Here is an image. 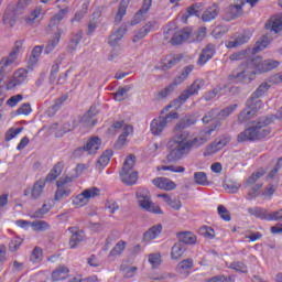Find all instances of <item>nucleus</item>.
<instances>
[{"label": "nucleus", "mask_w": 282, "mask_h": 282, "mask_svg": "<svg viewBox=\"0 0 282 282\" xmlns=\"http://www.w3.org/2000/svg\"><path fill=\"white\" fill-rule=\"evenodd\" d=\"M178 243H195L197 238L191 231H182L177 234Z\"/></svg>", "instance_id": "obj_37"}, {"label": "nucleus", "mask_w": 282, "mask_h": 282, "mask_svg": "<svg viewBox=\"0 0 282 282\" xmlns=\"http://www.w3.org/2000/svg\"><path fill=\"white\" fill-rule=\"evenodd\" d=\"M151 6H153V0H143L141 9L134 14L131 21V25H138V23L144 21V17L147 15V12L151 10Z\"/></svg>", "instance_id": "obj_15"}, {"label": "nucleus", "mask_w": 282, "mask_h": 282, "mask_svg": "<svg viewBox=\"0 0 282 282\" xmlns=\"http://www.w3.org/2000/svg\"><path fill=\"white\" fill-rule=\"evenodd\" d=\"M204 85H206V82L202 78H197L189 87H187V89L192 93V96H195L204 89Z\"/></svg>", "instance_id": "obj_43"}, {"label": "nucleus", "mask_w": 282, "mask_h": 282, "mask_svg": "<svg viewBox=\"0 0 282 282\" xmlns=\"http://www.w3.org/2000/svg\"><path fill=\"white\" fill-rule=\"evenodd\" d=\"M156 22L150 21L144 26H142L132 37V43H138L139 41H142V39H145L149 34V32H153L155 30Z\"/></svg>", "instance_id": "obj_19"}, {"label": "nucleus", "mask_w": 282, "mask_h": 282, "mask_svg": "<svg viewBox=\"0 0 282 282\" xmlns=\"http://www.w3.org/2000/svg\"><path fill=\"white\" fill-rule=\"evenodd\" d=\"M26 79L28 70L20 68L14 73L13 78L7 84V89H15V87L23 85Z\"/></svg>", "instance_id": "obj_12"}, {"label": "nucleus", "mask_w": 282, "mask_h": 282, "mask_svg": "<svg viewBox=\"0 0 282 282\" xmlns=\"http://www.w3.org/2000/svg\"><path fill=\"white\" fill-rule=\"evenodd\" d=\"M135 197L142 210H145L147 213H153L154 215L163 214L162 208L151 202V193L149 192V189L144 187H139L137 189Z\"/></svg>", "instance_id": "obj_4"}, {"label": "nucleus", "mask_w": 282, "mask_h": 282, "mask_svg": "<svg viewBox=\"0 0 282 282\" xmlns=\"http://www.w3.org/2000/svg\"><path fill=\"white\" fill-rule=\"evenodd\" d=\"M82 40H83V32L79 31L73 34L68 45L69 50H76V47H78V43H80Z\"/></svg>", "instance_id": "obj_58"}, {"label": "nucleus", "mask_w": 282, "mask_h": 282, "mask_svg": "<svg viewBox=\"0 0 282 282\" xmlns=\"http://www.w3.org/2000/svg\"><path fill=\"white\" fill-rule=\"evenodd\" d=\"M229 269L235 270L236 272H241L242 274H246V272H248V267L241 261L231 262L229 264Z\"/></svg>", "instance_id": "obj_57"}, {"label": "nucleus", "mask_w": 282, "mask_h": 282, "mask_svg": "<svg viewBox=\"0 0 282 282\" xmlns=\"http://www.w3.org/2000/svg\"><path fill=\"white\" fill-rule=\"evenodd\" d=\"M272 122H274V115L261 119L257 122L256 126L240 132L237 138L238 142H248L268 138V135H270L271 132L268 124H272Z\"/></svg>", "instance_id": "obj_2"}, {"label": "nucleus", "mask_w": 282, "mask_h": 282, "mask_svg": "<svg viewBox=\"0 0 282 282\" xmlns=\"http://www.w3.org/2000/svg\"><path fill=\"white\" fill-rule=\"evenodd\" d=\"M218 215L221 219H224V221H230L231 219L230 212H228V209L224 207V205L218 206Z\"/></svg>", "instance_id": "obj_62"}, {"label": "nucleus", "mask_w": 282, "mask_h": 282, "mask_svg": "<svg viewBox=\"0 0 282 282\" xmlns=\"http://www.w3.org/2000/svg\"><path fill=\"white\" fill-rule=\"evenodd\" d=\"M113 156V151L112 150H106L99 158V160L97 161V164L99 166H107V164H109V162L111 161V158Z\"/></svg>", "instance_id": "obj_48"}, {"label": "nucleus", "mask_w": 282, "mask_h": 282, "mask_svg": "<svg viewBox=\"0 0 282 282\" xmlns=\"http://www.w3.org/2000/svg\"><path fill=\"white\" fill-rule=\"evenodd\" d=\"M265 30L279 34L282 31V13L271 18L264 25Z\"/></svg>", "instance_id": "obj_24"}, {"label": "nucleus", "mask_w": 282, "mask_h": 282, "mask_svg": "<svg viewBox=\"0 0 282 282\" xmlns=\"http://www.w3.org/2000/svg\"><path fill=\"white\" fill-rule=\"evenodd\" d=\"M216 50L214 44H207L200 52L197 65H206L213 56H215Z\"/></svg>", "instance_id": "obj_16"}, {"label": "nucleus", "mask_w": 282, "mask_h": 282, "mask_svg": "<svg viewBox=\"0 0 282 282\" xmlns=\"http://www.w3.org/2000/svg\"><path fill=\"white\" fill-rule=\"evenodd\" d=\"M180 61H182V55H180V54L173 55L163 65V69H171V68L175 67V65H177L180 63Z\"/></svg>", "instance_id": "obj_56"}, {"label": "nucleus", "mask_w": 282, "mask_h": 282, "mask_svg": "<svg viewBox=\"0 0 282 282\" xmlns=\"http://www.w3.org/2000/svg\"><path fill=\"white\" fill-rule=\"evenodd\" d=\"M160 232H162V225L153 226L148 231L144 232L143 240L153 241V239H158Z\"/></svg>", "instance_id": "obj_36"}, {"label": "nucleus", "mask_w": 282, "mask_h": 282, "mask_svg": "<svg viewBox=\"0 0 282 282\" xmlns=\"http://www.w3.org/2000/svg\"><path fill=\"white\" fill-rule=\"evenodd\" d=\"M98 195H100V188L89 187L79 195L75 196L73 198V204L78 208H83V206H87V204H89V200L93 199V197H98Z\"/></svg>", "instance_id": "obj_8"}, {"label": "nucleus", "mask_w": 282, "mask_h": 282, "mask_svg": "<svg viewBox=\"0 0 282 282\" xmlns=\"http://www.w3.org/2000/svg\"><path fill=\"white\" fill-rule=\"evenodd\" d=\"M129 91H131V86H124V87L118 88V90L113 93L115 100H117V102H122V100H124Z\"/></svg>", "instance_id": "obj_47"}, {"label": "nucleus", "mask_w": 282, "mask_h": 282, "mask_svg": "<svg viewBox=\"0 0 282 282\" xmlns=\"http://www.w3.org/2000/svg\"><path fill=\"white\" fill-rule=\"evenodd\" d=\"M184 252H186V248L184 247V245L182 242H176L172 247L171 257L174 260L182 259Z\"/></svg>", "instance_id": "obj_40"}, {"label": "nucleus", "mask_w": 282, "mask_h": 282, "mask_svg": "<svg viewBox=\"0 0 282 282\" xmlns=\"http://www.w3.org/2000/svg\"><path fill=\"white\" fill-rule=\"evenodd\" d=\"M194 69H195V66H193V65L185 66L182 70V73L174 78L172 85H174L175 88L177 87V85H182V83H184L188 78V75Z\"/></svg>", "instance_id": "obj_27"}, {"label": "nucleus", "mask_w": 282, "mask_h": 282, "mask_svg": "<svg viewBox=\"0 0 282 282\" xmlns=\"http://www.w3.org/2000/svg\"><path fill=\"white\" fill-rule=\"evenodd\" d=\"M68 12H69L68 8L59 10L55 15H53L51 18L48 28H56V25H58L61 23V21H63V19H65V17H67Z\"/></svg>", "instance_id": "obj_35"}, {"label": "nucleus", "mask_w": 282, "mask_h": 282, "mask_svg": "<svg viewBox=\"0 0 282 282\" xmlns=\"http://www.w3.org/2000/svg\"><path fill=\"white\" fill-rule=\"evenodd\" d=\"M191 96H193V93L187 89L183 90L181 93V95L178 96V98H176L174 101H172L170 105H167L163 111H169V109L175 107V109H180V107H182V105H184V102H186V100H188V98H191Z\"/></svg>", "instance_id": "obj_20"}, {"label": "nucleus", "mask_w": 282, "mask_h": 282, "mask_svg": "<svg viewBox=\"0 0 282 282\" xmlns=\"http://www.w3.org/2000/svg\"><path fill=\"white\" fill-rule=\"evenodd\" d=\"M237 104L228 106L221 110L217 109V120H226L230 113H232L237 109Z\"/></svg>", "instance_id": "obj_42"}, {"label": "nucleus", "mask_w": 282, "mask_h": 282, "mask_svg": "<svg viewBox=\"0 0 282 282\" xmlns=\"http://www.w3.org/2000/svg\"><path fill=\"white\" fill-rule=\"evenodd\" d=\"M219 6L217 4H213L212 7H208L202 15V19L205 23H209V21H215V19H217V17H219Z\"/></svg>", "instance_id": "obj_25"}, {"label": "nucleus", "mask_w": 282, "mask_h": 282, "mask_svg": "<svg viewBox=\"0 0 282 282\" xmlns=\"http://www.w3.org/2000/svg\"><path fill=\"white\" fill-rule=\"evenodd\" d=\"M30 261H32V263H41V261H43V250L35 247L31 253Z\"/></svg>", "instance_id": "obj_54"}, {"label": "nucleus", "mask_w": 282, "mask_h": 282, "mask_svg": "<svg viewBox=\"0 0 282 282\" xmlns=\"http://www.w3.org/2000/svg\"><path fill=\"white\" fill-rule=\"evenodd\" d=\"M270 83L263 82L262 84L259 85V87L256 89L254 93H252L251 97L252 98H262V96H265L268 91L270 90Z\"/></svg>", "instance_id": "obj_41"}, {"label": "nucleus", "mask_w": 282, "mask_h": 282, "mask_svg": "<svg viewBox=\"0 0 282 282\" xmlns=\"http://www.w3.org/2000/svg\"><path fill=\"white\" fill-rule=\"evenodd\" d=\"M67 276H69V269L65 265H59L52 272L53 281H64Z\"/></svg>", "instance_id": "obj_29"}, {"label": "nucleus", "mask_w": 282, "mask_h": 282, "mask_svg": "<svg viewBox=\"0 0 282 282\" xmlns=\"http://www.w3.org/2000/svg\"><path fill=\"white\" fill-rule=\"evenodd\" d=\"M248 41H250V35L242 33L238 35L236 39L226 42V47L232 50V47H239L241 45H245V43H248Z\"/></svg>", "instance_id": "obj_26"}, {"label": "nucleus", "mask_w": 282, "mask_h": 282, "mask_svg": "<svg viewBox=\"0 0 282 282\" xmlns=\"http://www.w3.org/2000/svg\"><path fill=\"white\" fill-rule=\"evenodd\" d=\"M191 268H193L192 259H185L177 264V270H178L180 274H186V272H188V270H191Z\"/></svg>", "instance_id": "obj_50"}, {"label": "nucleus", "mask_w": 282, "mask_h": 282, "mask_svg": "<svg viewBox=\"0 0 282 282\" xmlns=\"http://www.w3.org/2000/svg\"><path fill=\"white\" fill-rule=\"evenodd\" d=\"M243 6H246L245 1H241L240 4H230L225 9L224 20L232 21L234 19H238L241 17L243 12Z\"/></svg>", "instance_id": "obj_11"}, {"label": "nucleus", "mask_w": 282, "mask_h": 282, "mask_svg": "<svg viewBox=\"0 0 282 282\" xmlns=\"http://www.w3.org/2000/svg\"><path fill=\"white\" fill-rule=\"evenodd\" d=\"M263 108V101H261L259 98H252L250 97L247 101V109L252 111V115L257 113L259 109Z\"/></svg>", "instance_id": "obj_38"}, {"label": "nucleus", "mask_w": 282, "mask_h": 282, "mask_svg": "<svg viewBox=\"0 0 282 282\" xmlns=\"http://www.w3.org/2000/svg\"><path fill=\"white\" fill-rule=\"evenodd\" d=\"M129 8V0H121L118 7L117 14L115 17V23H122V19L127 15V9Z\"/></svg>", "instance_id": "obj_31"}, {"label": "nucleus", "mask_w": 282, "mask_h": 282, "mask_svg": "<svg viewBox=\"0 0 282 282\" xmlns=\"http://www.w3.org/2000/svg\"><path fill=\"white\" fill-rule=\"evenodd\" d=\"M124 34H127V28L124 25L119 26L109 35L108 44L111 47H116V45L120 43L121 39H124Z\"/></svg>", "instance_id": "obj_21"}, {"label": "nucleus", "mask_w": 282, "mask_h": 282, "mask_svg": "<svg viewBox=\"0 0 282 282\" xmlns=\"http://www.w3.org/2000/svg\"><path fill=\"white\" fill-rule=\"evenodd\" d=\"M68 231L72 234L68 246L74 249L78 246V243L85 241V232L83 230H78L77 227H69Z\"/></svg>", "instance_id": "obj_17"}, {"label": "nucleus", "mask_w": 282, "mask_h": 282, "mask_svg": "<svg viewBox=\"0 0 282 282\" xmlns=\"http://www.w3.org/2000/svg\"><path fill=\"white\" fill-rule=\"evenodd\" d=\"M120 271L122 272L126 279H133L138 274V267H131L128 264H121Z\"/></svg>", "instance_id": "obj_44"}, {"label": "nucleus", "mask_w": 282, "mask_h": 282, "mask_svg": "<svg viewBox=\"0 0 282 282\" xmlns=\"http://www.w3.org/2000/svg\"><path fill=\"white\" fill-rule=\"evenodd\" d=\"M149 263L152 264V268H158V265H160V263H162L160 253L149 254Z\"/></svg>", "instance_id": "obj_63"}, {"label": "nucleus", "mask_w": 282, "mask_h": 282, "mask_svg": "<svg viewBox=\"0 0 282 282\" xmlns=\"http://www.w3.org/2000/svg\"><path fill=\"white\" fill-rule=\"evenodd\" d=\"M23 47L22 41H17L14 44L13 50L10 52L9 56L7 58L11 59L13 63L19 58V52H21V48Z\"/></svg>", "instance_id": "obj_52"}, {"label": "nucleus", "mask_w": 282, "mask_h": 282, "mask_svg": "<svg viewBox=\"0 0 282 282\" xmlns=\"http://www.w3.org/2000/svg\"><path fill=\"white\" fill-rule=\"evenodd\" d=\"M124 248H127V242L119 241L115 248L110 251L109 257H118L124 252Z\"/></svg>", "instance_id": "obj_55"}, {"label": "nucleus", "mask_w": 282, "mask_h": 282, "mask_svg": "<svg viewBox=\"0 0 282 282\" xmlns=\"http://www.w3.org/2000/svg\"><path fill=\"white\" fill-rule=\"evenodd\" d=\"M252 118H254V115L252 113V111L250 109L246 108L242 112L239 113L238 122L243 124V122H250V120H252Z\"/></svg>", "instance_id": "obj_53"}, {"label": "nucleus", "mask_w": 282, "mask_h": 282, "mask_svg": "<svg viewBox=\"0 0 282 282\" xmlns=\"http://www.w3.org/2000/svg\"><path fill=\"white\" fill-rule=\"evenodd\" d=\"M152 184L156 186L158 188H161L163 191H175L177 188V184L175 182L166 178V177H158L152 181Z\"/></svg>", "instance_id": "obj_23"}, {"label": "nucleus", "mask_w": 282, "mask_h": 282, "mask_svg": "<svg viewBox=\"0 0 282 282\" xmlns=\"http://www.w3.org/2000/svg\"><path fill=\"white\" fill-rule=\"evenodd\" d=\"M133 166H135V155L130 154L124 160L120 172L121 182L128 186H133L138 182V172L133 171Z\"/></svg>", "instance_id": "obj_5"}, {"label": "nucleus", "mask_w": 282, "mask_h": 282, "mask_svg": "<svg viewBox=\"0 0 282 282\" xmlns=\"http://www.w3.org/2000/svg\"><path fill=\"white\" fill-rule=\"evenodd\" d=\"M23 131V127L21 128H11L7 131L4 140L6 142H10V140H14V138H17L19 135V133H21Z\"/></svg>", "instance_id": "obj_59"}, {"label": "nucleus", "mask_w": 282, "mask_h": 282, "mask_svg": "<svg viewBox=\"0 0 282 282\" xmlns=\"http://www.w3.org/2000/svg\"><path fill=\"white\" fill-rule=\"evenodd\" d=\"M61 173H63V164L57 163L54 165V167L50 171L46 178L44 181L46 182H54L56 178L61 176Z\"/></svg>", "instance_id": "obj_39"}, {"label": "nucleus", "mask_w": 282, "mask_h": 282, "mask_svg": "<svg viewBox=\"0 0 282 282\" xmlns=\"http://www.w3.org/2000/svg\"><path fill=\"white\" fill-rule=\"evenodd\" d=\"M21 243H23V239L20 237L13 238L9 243V250L11 252H17L19 248H21Z\"/></svg>", "instance_id": "obj_61"}, {"label": "nucleus", "mask_w": 282, "mask_h": 282, "mask_svg": "<svg viewBox=\"0 0 282 282\" xmlns=\"http://www.w3.org/2000/svg\"><path fill=\"white\" fill-rule=\"evenodd\" d=\"M45 180L40 178L37 182L34 183L33 188L31 191L32 199H39L41 195H43V191L45 188Z\"/></svg>", "instance_id": "obj_33"}, {"label": "nucleus", "mask_w": 282, "mask_h": 282, "mask_svg": "<svg viewBox=\"0 0 282 282\" xmlns=\"http://www.w3.org/2000/svg\"><path fill=\"white\" fill-rule=\"evenodd\" d=\"M100 144H102L100 138L93 137L87 141L86 145L79 148L77 151H87L88 155H96L97 151L100 149Z\"/></svg>", "instance_id": "obj_18"}, {"label": "nucleus", "mask_w": 282, "mask_h": 282, "mask_svg": "<svg viewBox=\"0 0 282 282\" xmlns=\"http://www.w3.org/2000/svg\"><path fill=\"white\" fill-rule=\"evenodd\" d=\"M251 62L256 72H259L260 74L263 72H272V69H276V67H279V61L274 59L262 61L261 57H254Z\"/></svg>", "instance_id": "obj_9"}, {"label": "nucleus", "mask_w": 282, "mask_h": 282, "mask_svg": "<svg viewBox=\"0 0 282 282\" xmlns=\"http://www.w3.org/2000/svg\"><path fill=\"white\" fill-rule=\"evenodd\" d=\"M61 36H63V29H57V31L53 34L51 40H48L47 44L44 47V54H52L54 50H56V45L61 43Z\"/></svg>", "instance_id": "obj_22"}, {"label": "nucleus", "mask_w": 282, "mask_h": 282, "mask_svg": "<svg viewBox=\"0 0 282 282\" xmlns=\"http://www.w3.org/2000/svg\"><path fill=\"white\" fill-rule=\"evenodd\" d=\"M192 34L193 30L188 28L177 32H175L173 29H170L166 32H164V39L165 41H169V43H171L172 45H182V43L191 39Z\"/></svg>", "instance_id": "obj_7"}, {"label": "nucleus", "mask_w": 282, "mask_h": 282, "mask_svg": "<svg viewBox=\"0 0 282 282\" xmlns=\"http://www.w3.org/2000/svg\"><path fill=\"white\" fill-rule=\"evenodd\" d=\"M254 76H257V69L254 68V64H252L251 59L241 64L236 70H234L228 76V80H230V83H236L237 85H250V83L254 80Z\"/></svg>", "instance_id": "obj_3"}, {"label": "nucleus", "mask_w": 282, "mask_h": 282, "mask_svg": "<svg viewBox=\"0 0 282 282\" xmlns=\"http://www.w3.org/2000/svg\"><path fill=\"white\" fill-rule=\"evenodd\" d=\"M43 19V9L41 7L35 8L29 17L25 19V22L29 25H32L33 23H41V20Z\"/></svg>", "instance_id": "obj_32"}, {"label": "nucleus", "mask_w": 282, "mask_h": 282, "mask_svg": "<svg viewBox=\"0 0 282 282\" xmlns=\"http://www.w3.org/2000/svg\"><path fill=\"white\" fill-rule=\"evenodd\" d=\"M97 111L94 107H91L82 118V124L85 127H95L97 120L94 118Z\"/></svg>", "instance_id": "obj_30"}, {"label": "nucleus", "mask_w": 282, "mask_h": 282, "mask_svg": "<svg viewBox=\"0 0 282 282\" xmlns=\"http://www.w3.org/2000/svg\"><path fill=\"white\" fill-rule=\"evenodd\" d=\"M31 228L34 232H45L50 230V225L45 220H35L31 223Z\"/></svg>", "instance_id": "obj_45"}, {"label": "nucleus", "mask_w": 282, "mask_h": 282, "mask_svg": "<svg viewBox=\"0 0 282 282\" xmlns=\"http://www.w3.org/2000/svg\"><path fill=\"white\" fill-rule=\"evenodd\" d=\"M200 235L203 237H207L208 239H215V229L208 226H203L199 229Z\"/></svg>", "instance_id": "obj_60"}, {"label": "nucleus", "mask_w": 282, "mask_h": 282, "mask_svg": "<svg viewBox=\"0 0 282 282\" xmlns=\"http://www.w3.org/2000/svg\"><path fill=\"white\" fill-rule=\"evenodd\" d=\"M28 6V0H19L17 6H14V12L21 17V14H23V10H25Z\"/></svg>", "instance_id": "obj_64"}, {"label": "nucleus", "mask_w": 282, "mask_h": 282, "mask_svg": "<svg viewBox=\"0 0 282 282\" xmlns=\"http://www.w3.org/2000/svg\"><path fill=\"white\" fill-rule=\"evenodd\" d=\"M194 181L199 186H208V176L206 175V172L194 173Z\"/></svg>", "instance_id": "obj_51"}, {"label": "nucleus", "mask_w": 282, "mask_h": 282, "mask_svg": "<svg viewBox=\"0 0 282 282\" xmlns=\"http://www.w3.org/2000/svg\"><path fill=\"white\" fill-rule=\"evenodd\" d=\"M247 212L257 219L264 221H282V208L276 212H270L263 207H250Z\"/></svg>", "instance_id": "obj_6"}, {"label": "nucleus", "mask_w": 282, "mask_h": 282, "mask_svg": "<svg viewBox=\"0 0 282 282\" xmlns=\"http://www.w3.org/2000/svg\"><path fill=\"white\" fill-rule=\"evenodd\" d=\"M14 65V62L9 59V57H3L0 61V83L3 80V77L6 74H10L12 72V66Z\"/></svg>", "instance_id": "obj_28"}, {"label": "nucleus", "mask_w": 282, "mask_h": 282, "mask_svg": "<svg viewBox=\"0 0 282 282\" xmlns=\"http://www.w3.org/2000/svg\"><path fill=\"white\" fill-rule=\"evenodd\" d=\"M41 54H43V47L35 46L31 53L30 58H29V65H31V67H34V65H36V63H39V58H41Z\"/></svg>", "instance_id": "obj_46"}, {"label": "nucleus", "mask_w": 282, "mask_h": 282, "mask_svg": "<svg viewBox=\"0 0 282 282\" xmlns=\"http://www.w3.org/2000/svg\"><path fill=\"white\" fill-rule=\"evenodd\" d=\"M195 122H197V119L184 117L176 123L174 127V135L167 142V162H177V160L186 158V155L191 153V150L197 149L210 140V135H213V131H215L216 128L206 129L199 137L191 139V132L185 129L193 127Z\"/></svg>", "instance_id": "obj_1"}, {"label": "nucleus", "mask_w": 282, "mask_h": 282, "mask_svg": "<svg viewBox=\"0 0 282 282\" xmlns=\"http://www.w3.org/2000/svg\"><path fill=\"white\" fill-rule=\"evenodd\" d=\"M169 121L164 117H158L151 121L150 131L153 135H160L166 129Z\"/></svg>", "instance_id": "obj_14"}, {"label": "nucleus", "mask_w": 282, "mask_h": 282, "mask_svg": "<svg viewBox=\"0 0 282 282\" xmlns=\"http://www.w3.org/2000/svg\"><path fill=\"white\" fill-rule=\"evenodd\" d=\"M19 17V13L14 11V4H9L2 17V22L4 25H8L9 28H14L17 23V18Z\"/></svg>", "instance_id": "obj_13"}, {"label": "nucleus", "mask_w": 282, "mask_h": 282, "mask_svg": "<svg viewBox=\"0 0 282 282\" xmlns=\"http://www.w3.org/2000/svg\"><path fill=\"white\" fill-rule=\"evenodd\" d=\"M48 210H52V205L44 204L40 209L31 215V219H43V216L47 215Z\"/></svg>", "instance_id": "obj_49"}, {"label": "nucleus", "mask_w": 282, "mask_h": 282, "mask_svg": "<svg viewBox=\"0 0 282 282\" xmlns=\"http://www.w3.org/2000/svg\"><path fill=\"white\" fill-rule=\"evenodd\" d=\"M229 142V138L216 140L207 148V151L208 153H217V151H221V149H224V147H226V144H228Z\"/></svg>", "instance_id": "obj_34"}, {"label": "nucleus", "mask_w": 282, "mask_h": 282, "mask_svg": "<svg viewBox=\"0 0 282 282\" xmlns=\"http://www.w3.org/2000/svg\"><path fill=\"white\" fill-rule=\"evenodd\" d=\"M70 182H74V177L66 176L64 178H59L57 184V191L55 192V200L58 202V199H63V197H69L72 195V189L65 187L66 184H70Z\"/></svg>", "instance_id": "obj_10"}]
</instances>
